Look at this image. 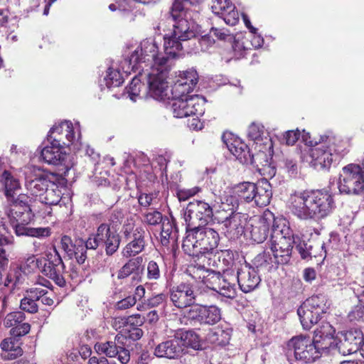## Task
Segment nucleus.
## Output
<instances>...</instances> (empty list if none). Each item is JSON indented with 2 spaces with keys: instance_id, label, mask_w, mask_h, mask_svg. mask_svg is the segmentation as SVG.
<instances>
[{
  "instance_id": "obj_61",
  "label": "nucleus",
  "mask_w": 364,
  "mask_h": 364,
  "mask_svg": "<svg viewBox=\"0 0 364 364\" xmlns=\"http://www.w3.org/2000/svg\"><path fill=\"white\" fill-rule=\"evenodd\" d=\"M98 230H96L95 234L90 235L85 242H84V247L87 250H97L101 245L100 240L98 238Z\"/></svg>"
},
{
  "instance_id": "obj_59",
  "label": "nucleus",
  "mask_w": 364,
  "mask_h": 364,
  "mask_svg": "<svg viewBox=\"0 0 364 364\" xmlns=\"http://www.w3.org/2000/svg\"><path fill=\"white\" fill-rule=\"evenodd\" d=\"M166 301V295L161 293L153 295L151 297L149 298L145 301V304L147 306V308H155L163 305Z\"/></svg>"
},
{
  "instance_id": "obj_36",
  "label": "nucleus",
  "mask_w": 364,
  "mask_h": 364,
  "mask_svg": "<svg viewBox=\"0 0 364 364\" xmlns=\"http://www.w3.org/2000/svg\"><path fill=\"white\" fill-rule=\"evenodd\" d=\"M0 182L4 186L5 196L8 200L14 198L21 189L18 180L15 178L9 171L4 170L0 173Z\"/></svg>"
},
{
  "instance_id": "obj_53",
  "label": "nucleus",
  "mask_w": 364,
  "mask_h": 364,
  "mask_svg": "<svg viewBox=\"0 0 364 364\" xmlns=\"http://www.w3.org/2000/svg\"><path fill=\"white\" fill-rule=\"evenodd\" d=\"M360 275L356 277L355 281L349 284L350 289L353 291L360 304H364V284L359 279Z\"/></svg>"
},
{
  "instance_id": "obj_9",
  "label": "nucleus",
  "mask_w": 364,
  "mask_h": 364,
  "mask_svg": "<svg viewBox=\"0 0 364 364\" xmlns=\"http://www.w3.org/2000/svg\"><path fill=\"white\" fill-rule=\"evenodd\" d=\"M315 341L309 336L299 335L291 338L288 343V353L294 354L296 360L305 363H311L321 357L326 346Z\"/></svg>"
},
{
  "instance_id": "obj_42",
  "label": "nucleus",
  "mask_w": 364,
  "mask_h": 364,
  "mask_svg": "<svg viewBox=\"0 0 364 364\" xmlns=\"http://www.w3.org/2000/svg\"><path fill=\"white\" fill-rule=\"evenodd\" d=\"M134 72L138 73V74L133 77L130 85L126 87V90L130 100L136 102L140 95L141 88L143 87L141 81L146 80L147 82V78L146 76V72H142L141 70Z\"/></svg>"
},
{
  "instance_id": "obj_31",
  "label": "nucleus",
  "mask_w": 364,
  "mask_h": 364,
  "mask_svg": "<svg viewBox=\"0 0 364 364\" xmlns=\"http://www.w3.org/2000/svg\"><path fill=\"white\" fill-rule=\"evenodd\" d=\"M21 337L11 336L1 342V356L4 360H14L22 355L23 350L21 347Z\"/></svg>"
},
{
  "instance_id": "obj_48",
  "label": "nucleus",
  "mask_w": 364,
  "mask_h": 364,
  "mask_svg": "<svg viewBox=\"0 0 364 364\" xmlns=\"http://www.w3.org/2000/svg\"><path fill=\"white\" fill-rule=\"evenodd\" d=\"M254 264L257 267H261L267 271L276 269L277 266V264L274 263L273 257H270L269 254L265 252L260 253L255 257Z\"/></svg>"
},
{
  "instance_id": "obj_7",
  "label": "nucleus",
  "mask_w": 364,
  "mask_h": 364,
  "mask_svg": "<svg viewBox=\"0 0 364 364\" xmlns=\"http://www.w3.org/2000/svg\"><path fill=\"white\" fill-rule=\"evenodd\" d=\"M233 193L237 201L253 203L256 206L264 207L269 204L272 197L270 183L262 178L257 183L245 181L234 186Z\"/></svg>"
},
{
  "instance_id": "obj_63",
  "label": "nucleus",
  "mask_w": 364,
  "mask_h": 364,
  "mask_svg": "<svg viewBox=\"0 0 364 364\" xmlns=\"http://www.w3.org/2000/svg\"><path fill=\"white\" fill-rule=\"evenodd\" d=\"M74 149L82 151L85 155L88 156L93 160H97L99 157L98 154L96 153L92 148H90L88 145H83L80 140L78 141L77 145L74 147Z\"/></svg>"
},
{
  "instance_id": "obj_18",
  "label": "nucleus",
  "mask_w": 364,
  "mask_h": 364,
  "mask_svg": "<svg viewBox=\"0 0 364 364\" xmlns=\"http://www.w3.org/2000/svg\"><path fill=\"white\" fill-rule=\"evenodd\" d=\"M169 294L171 301L178 309L191 306L196 302L197 291L193 285L188 282H181L172 287Z\"/></svg>"
},
{
  "instance_id": "obj_49",
  "label": "nucleus",
  "mask_w": 364,
  "mask_h": 364,
  "mask_svg": "<svg viewBox=\"0 0 364 364\" xmlns=\"http://www.w3.org/2000/svg\"><path fill=\"white\" fill-rule=\"evenodd\" d=\"M198 0H174L171 7V15L176 17L175 13H181L185 10H188L190 5L200 3Z\"/></svg>"
},
{
  "instance_id": "obj_25",
  "label": "nucleus",
  "mask_w": 364,
  "mask_h": 364,
  "mask_svg": "<svg viewBox=\"0 0 364 364\" xmlns=\"http://www.w3.org/2000/svg\"><path fill=\"white\" fill-rule=\"evenodd\" d=\"M235 275L240 289L245 293L255 290L261 282L257 271L247 264L238 269Z\"/></svg>"
},
{
  "instance_id": "obj_45",
  "label": "nucleus",
  "mask_w": 364,
  "mask_h": 364,
  "mask_svg": "<svg viewBox=\"0 0 364 364\" xmlns=\"http://www.w3.org/2000/svg\"><path fill=\"white\" fill-rule=\"evenodd\" d=\"M23 275L21 267H16L11 268L8 272L4 282V287L9 288L10 291H14L20 284L23 283Z\"/></svg>"
},
{
  "instance_id": "obj_35",
  "label": "nucleus",
  "mask_w": 364,
  "mask_h": 364,
  "mask_svg": "<svg viewBox=\"0 0 364 364\" xmlns=\"http://www.w3.org/2000/svg\"><path fill=\"white\" fill-rule=\"evenodd\" d=\"M122 63L123 60L119 65H112L107 69L104 77V82L107 88L110 89L120 86L124 82L123 74H129L124 72L122 68Z\"/></svg>"
},
{
  "instance_id": "obj_29",
  "label": "nucleus",
  "mask_w": 364,
  "mask_h": 364,
  "mask_svg": "<svg viewBox=\"0 0 364 364\" xmlns=\"http://www.w3.org/2000/svg\"><path fill=\"white\" fill-rule=\"evenodd\" d=\"M26 316L23 311H14L8 314L4 320V325L6 328H11V336H23L31 330V325L23 322Z\"/></svg>"
},
{
  "instance_id": "obj_57",
  "label": "nucleus",
  "mask_w": 364,
  "mask_h": 364,
  "mask_svg": "<svg viewBox=\"0 0 364 364\" xmlns=\"http://www.w3.org/2000/svg\"><path fill=\"white\" fill-rule=\"evenodd\" d=\"M300 132L299 129L289 130L286 132L282 136L280 141L287 145H294L300 136Z\"/></svg>"
},
{
  "instance_id": "obj_24",
  "label": "nucleus",
  "mask_w": 364,
  "mask_h": 364,
  "mask_svg": "<svg viewBox=\"0 0 364 364\" xmlns=\"http://www.w3.org/2000/svg\"><path fill=\"white\" fill-rule=\"evenodd\" d=\"M98 238L100 240L101 245L105 247V253L107 256H112L117 252L120 242L121 237L119 233L111 229L107 223H102L97 227Z\"/></svg>"
},
{
  "instance_id": "obj_33",
  "label": "nucleus",
  "mask_w": 364,
  "mask_h": 364,
  "mask_svg": "<svg viewBox=\"0 0 364 364\" xmlns=\"http://www.w3.org/2000/svg\"><path fill=\"white\" fill-rule=\"evenodd\" d=\"M314 332L316 337V340L314 341H321L319 344L323 343V346H327L325 350H331V348H333V345L336 340V338H334L336 333L334 328L329 323L323 322Z\"/></svg>"
},
{
  "instance_id": "obj_15",
  "label": "nucleus",
  "mask_w": 364,
  "mask_h": 364,
  "mask_svg": "<svg viewBox=\"0 0 364 364\" xmlns=\"http://www.w3.org/2000/svg\"><path fill=\"white\" fill-rule=\"evenodd\" d=\"M213 216L212 205L204 200H198L189 202L183 214L186 228L207 225Z\"/></svg>"
},
{
  "instance_id": "obj_52",
  "label": "nucleus",
  "mask_w": 364,
  "mask_h": 364,
  "mask_svg": "<svg viewBox=\"0 0 364 364\" xmlns=\"http://www.w3.org/2000/svg\"><path fill=\"white\" fill-rule=\"evenodd\" d=\"M60 245L67 256L70 259H73L75 256L73 250L75 245V241L73 242L71 237L68 235H63L60 239Z\"/></svg>"
},
{
  "instance_id": "obj_19",
  "label": "nucleus",
  "mask_w": 364,
  "mask_h": 364,
  "mask_svg": "<svg viewBox=\"0 0 364 364\" xmlns=\"http://www.w3.org/2000/svg\"><path fill=\"white\" fill-rule=\"evenodd\" d=\"M269 247L275 264H284L289 262L293 247L291 237H285L282 233L273 235L271 237Z\"/></svg>"
},
{
  "instance_id": "obj_11",
  "label": "nucleus",
  "mask_w": 364,
  "mask_h": 364,
  "mask_svg": "<svg viewBox=\"0 0 364 364\" xmlns=\"http://www.w3.org/2000/svg\"><path fill=\"white\" fill-rule=\"evenodd\" d=\"M328 306L326 296L316 295L307 299L298 309L297 314L304 329H309L326 313Z\"/></svg>"
},
{
  "instance_id": "obj_10",
  "label": "nucleus",
  "mask_w": 364,
  "mask_h": 364,
  "mask_svg": "<svg viewBox=\"0 0 364 364\" xmlns=\"http://www.w3.org/2000/svg\"><path fill=\"white\" fill-rule=\"evenodd\" d=\"M122 233L129 240L122 250L123 257H134L144 250L146 232L142 225H136L133 218H128L123 225Z\"/></svg>"
},
{
  "instance_id": "obj_4",
  "label": "nucleus",
  "mask_w": 364,
  "mask_h": 364,
  "mask_svg": "<svg viewBox=\"0 0 364 364\" xmlns=\"http://www.w3.org/2000/svg\"><path fill=\"white\" fill-rule=\"evenodd\" d=\"M10 200L12 203L6 211V214L16 235L44 238L51 235V229L48 227L31 228L28 226L34 216L29 204L31 200L28 196L19 194L16 198Z\"/></svg>"
},
{
  "instance_id": "obj_22",
  "label": "nucleus",
  "mask_w": 364,
  "mask_h": 364,
  "mask_svg": "<svg viewBox=\"0 0 364 364\" xmlns=\"http://www.w3.org/2000/svg\"><path fill=\"white\" fill-rule=\"evenodd\" d=\"M274 221V214L265 210L257 220H255L248 228L251 240L257 243L263 242L268 237L269 228Z\"/></svg>"
},
{
  "instance_id": "obj_28",
  "label": "nucleus",
  "mask_w": 364,
  "mask_h": 364,
  "mask_svg": "<svg viewBox=\"0 0 364 364\" xmlns=\"http://www.w3.org/2000/svg\"><path fill=\"white\" fill-rule=\"evenodd\" d=\"M94 348L98 354H105L109 358L117 357L122 364H127L130 360L129 350L112 341L98 342Z\"/></svg>"
},
{
  "instance_id": "obj_17",
  "label": "nucleus",
  "mask_w": 364,
  "mask_h": 364,
  "mask_svg": "<svg viewBox=\"0 0 364 364\" xmlns=\"http://www.w3.org/2000/svg\"><path fill=\"white\" fill-rule=\"evenodd\" d=\"M46 262L43 268V274L53 279L59 287L65 286V280L63 276L65 265L58 251L55 247L46 252Z\"/></svg>"
},
{
  "instance_id": "obj_2",
  "label": "nucleus",
  "mask_w": 364,
  "mask_h": 364,
  "mask_svg": "<svg viewBox=\"0 0 364 364\" xmlns=\"http://www.w3.org/2000/svg\"><path fill=\"white\" fill-rule=\"evenodd\" d=\"M291 213L301 220L318 221L335 208L332 195L323 190H304L291 193L288 200Z\"/></svg>"
},
{
  "instance_id": "obj_58",
  "label": "nucleus",
  "mask_w": 364,
  "mask_h": 364,
  "mask_svg": "<svg viewBox=\"0 0 364 364\" xmlns=\"http://www.w3.org/2000/svg\"><path fill=\"white\" fill-rule=\"evenodd\" d=\"M164 217L157 210L149 212L144 215V222L149 225H156L164 220Z\"/></svg>"
},
{
  "instance_id": "obj_20",
  "label": "nucleus",
  "mask_w": 364,
  "mask_h": 364,
  "mask_svg": "<svg viewBox=\"0 0 364 364\" xmlns=\"http://www.w3.org/2000/svg\"><path fill=\"white\" fill-rule=\"evenodd\" d=\"M187 317L202 325H214L220 321L221 311L215 305H196L188 310Z\"/></svg>"
},
{
  "instance_id": "obj_14",
  "label": "nucleus",
  "mask_w": 364,
  "mask_h": 364,
  "mask_svg": "<svg viewBox=\"0 0 364 364\" xmlns=\"http://www.w3.org/2000/svg\"><path fill=\"white\" fill-rule=\"evenodd\" d=\"M205 102L203 97L193 95L186 98L171 97L169 105L175 117L183 118L189 116L203 115L205 112Z\"/></svg>"
},
{
  "instance_id": "obj_3",
  "label": "nucleus",
  "mask_w": 364,
  "mask_h": 364,
  "mask_svg": "<svg viewBox=\"0 0 364 364\" xmlns=\"http://www.w3.org/2000/svg\"><path fill=\"white\" fill-rule=\"evenodd\" d=\"M309 133L302 135L303 141L310 146L305 159L316 169H328L337 156H344L349 146L348 141L333 134L321 136L318 141L308 140Z\"/></svg>"
},
{
  "instance_id": "obj_38",
  "label": "nucleus",
  "mask_w": 364,
  "mask_h": 364,
  "mask_svg": "<svg viewBox=\"0 0 364 364\" xmlns=\"http://www.w3.org/2000/svg\"><path fill=\"white\" fill-rule=\"evenodd\" d=\"M7 232V228L3 221V218H0V267L6 265L9 261V255L4 247L13 245L14 243V237L12 235H6Z\"/></svg>"
},
{
  "instance_id": "obj_16",
  "label": "nucleus",
  "mask_w": 364,
  "mask_h": 364,
  "mask_svg": "<svg viewBox=\"0 0 364 364\" xmlns=\"http://www.w3.org/2000/svg\"><path fill=\"white\" fill-rule=\"evenodd\" d=\"M21 171L24 176L25 187L32 196L39 198L52 183L48 176L37 166H26Z\"/></svg>"
},
{
  "instance_id": "obj_39",
  "label": "nucleus",
  "mask_w": 364,
  "mask_h": 364,
  "mask_svg": "<svg viewBox=\"0 0 364 364\" xmlns=\"http://www.w3.org/2000/svg\"><path fill=\"white\" fill-rule=\"evenodd\" d=\"M161 242L164 245L168 243L169 240L176 241L178 239V229L176 220L172 217H164L161 223Z\"/></svg>"
},
{
  "instance_id": "obj_21",
  "label": "nucleus",
  "mask_w": 364,
  "mask_h": 364,
  "mask_svg": "<svg viewBox=\"0 0 364 364\" xmlns=\"http://www.w3.org/2000/svg\"><path fill=\"white\" fill-rule=\"evenodd\" d=\"M364 340L363 334L360 331H348L336 338L331 350H336L343 355L361 352V346Z\"/></svg>"
},
{
  "instance_id": "obj_44",
  "label": "nucleus",
  "mask_w": 364,
  "mask_h": 364,
  "mask_svg": "<svg viewBox=\"0 0 364 364\" xmlns=\"http://www.w3.org/2000/svg\"><path fill=\"white\" fill-rule=\"evenodd\" d=\"M141 262L142 258L141 257L130 259L119 270L117 278L122 279L128 277L132 274H137L141 270Z\"/></svg>"
},
{
  "instance_id": "obj_56",
  "label": "nucleus",
  "mask_w": 364,
  "mask_h": 364,
  "mask_svg": "<svg viewBox=\"0 0 364 364\" xmlns=\"http://www.w3.org/2000/svg\"><path fill=\"white\" fill-rule=\"evenodd\" d=\"M178 80H184L187 84L192 83L193 88H194L198 81V74L195 69L191 68L183 71Z\"/></svg>"
},
{
  "instance_id": "obj_26",
  "label": "nucleus",
  "mask_w": 364,
  "mask_h": 364,
  "mask_svg": "<svg viewBox=\"0 0 364 364\" xmlns=\"http://www.w3.org/2000/svg\"><path fill=\"white\" fill-rule=\"evenodd\" d=\"M223 139L228 150L240 163H254V157L250 154L247 145L240 139L230 134L223 135Z\"/></svg>"
},
{
  "instance_id": "obj_62",
  "label": "nucleus",
  "mask_w": 364,
  "mask_h": 364,
  "mask_svg": "<svg viewBox=\"0 0 364 364\" xmlns=\"http://www.w3.org/2000/svg\"><path fill=\"white\" fill-rule=\"evenodd\" d=\"M136 302V297L129 296L117 301L115 304V308L118 310H125L135 305Z\"/></svg>"
},
{
  "instance_id": "obj_23",
  "label": "nucleus",
  "mask_w": 364,
  "mask_h": 364,
  "mask_svg": "<svg viewBox=\"0 0 364 364\" xmlns=\"http://www.w3.org/2000/svg\"><path fill=\"white\" fill-rule=\"evenodd\" d=\"M213 282H217L216 286L210 287L220 295L226 298H234L236 296L235 282L236 275L230 270H225L221 274L219 272L213 274Z\"/></svg>"
},
{
  "instance_id": "obj_54",
  "label": "nucleus",
  "mask_w": 364,
  "mask_h": 364,
  "mask_svg": "<svg viewBox=\"0 0 364 364\" xmlns=\"http://www.w3.org/2000/svg\"><path fill=\"white\" fill-rule=\"evenodd\" d=\"M50 286H51V284L49 281L46 280L45 283L40 284L37 287H35V289L38 290H43L45 294L40 297V300L41 301L42 304L46 306H51L53 304V300L50 297V294H51L48 289L50 288Z\"/></svg>"
},
{
  "instance_id": "obj_55",
  "label": "nucleus",
  "mask_w": 364,
  "mask_h": 364,
  "mask_svg": "<svg viewBox=\"0 0 364 364\" xmlns=\"http://www.w3.org/2000/svg\"><path fill=\"white\" fill-rule=\"evenodd\" d=\"M157 193H141L138 197V201L141 206L148 208L151 205L158 203Z\"/></svg>"
},
{
  "instance_id": "obj_1",
  "label": "nucleus",
  "mask_w": 364,
  "mask_h": 364,
  "mask_svg": "<svg viewBox=\"0 0 364 364\" xmlns=\"http://www.w3.org/2000/svg\"><path fill=\"white\" fill-rule=\"evenodd\" d=\"M176 56L159 50L154 38H146L123 60L122 68L124 73L141 70L146 72L147 96L156 100H164L168 95V75Z\"/></svg>"
},
{
  "instance_id": "obj_43",
  "label": "nucleus",
  "mask_w": 364,
  "mask_h": 364,
  "mask_svg": "<svg viewBox=\"0 0 364 364\" xmlns=\"http://www.w3.org/2000/svg\"><path fill=\"white\" fill-rule=\"evenodd\" d=\"M61 200V191L54 183H51L47 189L39 197L41 203L46 205H55Z\"/></svg>"
},
{
  "instance_id": "obj_50",
  "label": "nucleus",
  "mask_w": 364,
  "mask_h": 364,
  "mask_svg": "<svg viewBox=\"0 0 364 364\" xmlns=\"http://www.w3.org/2000/svg\"><path fill=\"white\" fill-rule=\"evenodd\" d=\"M75 256L79 264H83L87 259L86 247H84V241L81 239L75 240V245L74 247Z\"/></svg>"
},
{
  "instance_id": "obj_12",
  "label": "nucleus",
  "mask_w": 364,
  "mask_h": 364,
  "mask_svg": "<svg viewBox=\"0 0 364 364\" xmlns=\"http://www.w3.org/2000/svg\"><path fill=\"white\" fill-rule=\"evenodd\" d=\"M64 149L65 147L47 139L46 145L41 151L40 158L48 164L57 166L60 174L66 176L75 162L73 157Z\"/></svg>"
},
{
  "instance_id": "obj_60",
  "label": "nucleus",
  "mask_w": 364,
  "mask_h": 364,
  "mask_svg": "<svg viewBox=\"0 0 364 364\" xmlns=\"http://www.w3.org/2000/svg\"><path fill=\"white\" fill-rule=\"evenodd\" d=\"M200 191V188L198 186L192 188L180 189L177 191V197L179 201H185L191 197L194 196Z\"/></svg>"
},
{
  "instance_id": "obj_13",
  "label": "nucleus",
  "mask_w": 364,
  "mask_h": 364,
  "mask_svg": "<svg viewBox=\"0 0 364 364\" xmlns=\"http://www.w3.org/2000/svg\"><path fill=\"white\" fill-rule=\"evenodd\" d=\"M81 139L80 126L78 122L74 124L70 121L61 122L49 131L47 139L63 147L77 145Z\"/></svg>"
},
{
  "instance_id": "obj_6",
  "label": "nucleus",
  "mask_w": 364,
  "mask_h": 364,
  "mask_svg": "<svg viewBox=\"0 0 364 364\" xmlns=\"http://www.w3.org/2000/svg\"><path fill=\"white\" fill-rule=\"evenodd\" d=\"M238 209L237 200L233 196H228L215 213V219L223 225L225 236L231 240L237 239L244 232L247 215Z\"/></svg>"
},
{
  "instance_id": "obj_8",
  "label": "nucleus",
  "mask_w": 364,
  "mask_h": 364,
  "mask_svg": "<svg viewBox=\"0 0 364 364\" xmlns=\"http://www.w3.org/2000/svg\"><path fill=\"white\" fill-rule=\"evenodd\" d=\"M196 34L197 26L193 21L179 19L173 25L171 35L164 38V51L171 56L179 58L183 55L184 43L194 38Z\"/></svg>"
},
{
  "instance_id": "obj_46",
  "label": "nucleus",
  "mask_w": 364,
  "mask_h": 364,
  "mask_svg": "<svg viewBox=\"0 0 364 364\" xmlns=\"http://www.w3.org/2000/svg\"><path fill=\"white\" fill-rule=\"evenodd\" d=\"M193 84H187L184 80H177L171 88V97L186 98L193 90Z\"/></svg>"
},
{
  "instance_id": "obj_51",
  "label": "nucleus",
  "mask_w": 364,
  "mask_h": 364,
  "mask_svg": "<svg viewBox=\"0 0 364 364\" xmlns=\"http://www.w3.org/2000/svg\"><path fill=\"white\" fill-rule=\"evenodd\" d=\"M161 277V270L159 264L151 260L146 265V278L151 281H156Z\"/></svg>"
},
{
  "instance_id": "obj_40",
  "label": "nucleus",
  "mask_w": 364,
  "mask_h": 364,
  "mask_svg": "<svg viewBox=\"0 0 364 364\" xmlns=\"http://www.w3.org/2000/svg\"><path fill=\"white\" fill-rule=\"evenodd\" d=\"M175 336L181 341L183 349L184 347H189L194 350L202 348L199 336L193 330H179Z\"/></svg>"
},
{
  "instance_id": "obj_30",
  "label": "nucleus",
  "mask_w": 364,
  "mask_h": 364,
  "mask_svg": "<svg viewBox=\"0 0 364 364\" xmlns=\"http://www.w3.org/2000/svg\"><path fill=\"white\" fill-rule=\"evenodd\" d=\"M183 352L181 341L174 336L173 338L159 343L154 350V355L159 358L177 359Z\"/></svg>"
},
{
  "instance_id": "obj_27",
  "label": "nucleus",
  "mask_w": 364,
  "mask_h": 364,
  "mask_svg": "<svg viewBox=\"0 0 364 364\" xmlns=\"http://www.w3.org/2000/svg\"><path fill=\"white\" fill-rule=\"evenodd\" d=\"M211 9L228 25L235 26L239 22V14L230 0H213Z\"/></svg>"
},
{
  "instance_id": "obj_5",
  "label": "nucleus",
  "mask_w": 364,
  "mask_h": 364,
  "mask_svg": "<svg viewBox=\"0 0 364 364\" xmlns=\"http://www.w3.org/2000/svg\"><path fill=\"white\" fill-rule=\"evenodd\" d=\"M186 235L183 240V252L198 259L208 258L218 247L220 242L219 233L213 228L204 225L186 228Z\"/></svg>"
},
{
  "instance_id": "obj_47",
  "label": "nucleus",
  "mask_w": 364,
  "mask_h": 364,
  "mask_svg": "<svg viewBox=\"0 0 364 364\" xmlns=\"http://www.w3.org/2000/svg\"><path fill=\"white\" fill-rule=\"evenodd\" d=\"M291 237L292 239V244L294 243L296 245V249L302 259H309L312 257H316V253L313 251V246L311 244L304 240L301 241L298 236L294 237L292 235Z\"/></svg>"
},
{
  "instance_id": "obj_41",
  "label": "nucleus",
  "mask_w": 364,
  "mask_h": 364,
  "mask_svg": "<svg viewBox=\"0 0 364 364\" xmlns=\"http://www.w3.org/2000/svg\"><path fill=\"white\" fill-rule=\"evenodd\" d=\"M231 336L230 328L224 329L223 327H216L210 330L207 334V341L216 346H225L229 343Z\"/></svg>"
},
{
  "instance_id": "obj_32",
  "label": "nucleus",
  "mask_w": 364,
  "mask_h": 364,
  "mask_svg": "<svg viewBox=\"0 0 364 364\" xmlns=\"http://www.w3.org/2000/svg\"><path fill=\"white\" fill-rule=\"evenodd\" d=\"M45 292L43 290H38L32 287L26 291V295L21 299L20 302V309L29 314H36L38 311L37 301L40 300Z\"/></svg>"
},
{
  "instance_id": "obj_34",
  "label": "nucleus",
  "mask_w": 364,
  "mask_h": 364,
  "mask_svg": "<svg viewBox=\"0 0 364 364\" xmlns=\"http://www.w3.org/2000/svg\"><path fill=\"white\" fill-rule=\"evenodd\" d=\"M247 136L255 144L263 145L264 149L272 148V139L261 124L252 123L248 128Z\"/></svg>"
},
{
  "instance_id": "obj_64",
  "label": "nucleus",
  "mask_w": 364,
  "mask_h": 364,
  "mask_svg": "<svg viewBox=\"0 0 364 364\" xmlns=\"http://www.w3.org/2000/svg\"><path fill=\"white\" fill-rule=\"evenodd\" d=\"M126 331L128 338L132 341L139 340L143 336V331L139 327L127 326Z\"/></svg>"
},
{
  "instance_id": "obj_37",
  "label": "nucleus",
  "mask_w": 364,
  "mask_h": 364,
  "mask_svg": "<svg viewBox=\"0 0 364 364\" xmlns=\"http://www.w3.org/2000/svg\"><path fill=\"white\" fill-rule=\"evenodd\" d=\"M215 271L210 270L205 267L204 264L199 263L192 264L187 269L188 275L196 281L202 282L207 287H209L210 280L213 279V274H215Z\"/></svg>"
}]
</instances>
